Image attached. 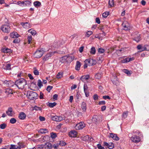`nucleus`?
I'll list each match as a JSON object with an SVG mask.
<instances>
[{"instance_id": "f257e3e1", "label": "nucleus", "mask_w": 149, "mask_h": 149, "mask_svg": "<svg viewBox=\"0 0 149 149\" xmlns=\"http://www.w3.org/2000/svg\"><path fill=\"white\" fill-rule=\"evenodd\" d=\"M15 84L19 89H23L27 85L26 81L24 78H21L16 80Z\"/></svg>"}, {"instance_id": "f03ea898", "label": "nucleus", "mask_w": 149, "mask_h": 149, "mask_svg": "<svg viewBox=\"0 0 149 149\" xmlns=\"http://www.w3.org/2000/svg\"><path fill=\"white\" fill-rule=\"evenodd\" d=\"M37 96V94L33 91H28L27 93V96L28 98L30 100L36 99Z\"/></svg>"}, {"instance_id": "7ed1b4c3", "label": "nucleus", "mask_w": 149, "mask_h": 149, "mask_svg": "<svg viewBox=\"0 0 149 149\" xmlns=\"http://www.w3.org/2000/svg\"><path fill=\"white\" fill-rule=\"evenodd\" d=\"M85 127V125L84 122H81L77 124L75 126V129L77 130L82 129Z\"/></svg>"}, {"instance_id": "20e7f679", "label": "nucleus", "mask_w": 149, "mask_h": 149, "mask_svg": "<svg viewBox=\"0 0 149 149\" xmlns=\"http://www.w3.org/2000/svg\"><path fill=\"white\" fill-rule=\"evenodd\" d=\"M122 26L123 29L125 30H129L130 28V25L129 23L127 21H124L123 23Z\"/></svg>"}, {"instance_id": "39448f33", "label": "nucleus", "mask_w": 149, "mask_h": 149, "mask_svg": "<svg viewBox=\"0 0 149 149\" xmlns=\"http://www.w3.org/2000/svg\"><path fill=\"white\" fill-rule=\"evenodd\" d=\"M1 29L4 32L8 33L10 30V27L8 25H3L1 27Z\"/></svg>"}, {"instance_id": "423d86ee", "label": "nucleus", "mask_w": 149, "mask_h": 149, "mask_svg": "<svg viewBox=\"0 0 149 149\" xmlns=\"http://www.w3.org/2000/svg\"><path fill=\"white\" fill-rule=\"evenodd\" d=\"M4 85L7 87H11L13 86L15 83L11 81H1Z\"/></svg>"}, {"instance_id": "0eeeda50", "label": "nucleus", "mask_w": 149, "mask_h": 149, "mask_svg": "<svg viewBox=\"0 0 149 149\" xmlns=\"http://www.w3.org/2000/svg\"><path fill=\"white\" fill-rule=\"evenodd\" d=\"M43 54V52L42 51L38 50L35 52L34 56L35 58H38L41 57Z\"/></svg>"}, {"instance_id": "6e6552de", "label": "nucleus", "mask_w": 149, "mask_h": 149, "mask_svg": "<svg viewBox=\"0 0 149 149\" xmlns=\"http://www.w3.org/2000/svg\"><path fill=\"white\" fill-rule=\"evenodd\" d=\"M51 119L53 120L54 121L60 122L63 120V118L60 116H52Z\"/></svg>"}, {"instance_id": "1a4fd4ad", "label": "nucleus", "mask_w": 149, "mask_h": 149, "mask_svg": "<svg viewBox=\"0 0 149 149\" xmlns=\"http://www.w3.org/2000/svg\"><path fill=\"white\" fill-rule=\"evenodd\" d=\"M131 140L133 142L136 143H138L141 140L139 136L134 135L132 136L131 139Z\"/></svg>"}, {"instance_id": "9d476101", "label": "nucleus", "mask_w": 149, "mask_h": 149, "mask_svg": "<svg viewBox=\"0 0 149 149\" xmlns=\"http://www.w3.org/2000/svg\"><path fill=\"white\" fill-rule=\"evenodd\" d=\"M88 88L87 85L86 84H84V90L86 97H88L89 95V93L88 90Z\"/></svg>"}, {"instance_id": "9b49d317", "label": "nucleus", "mask_w": 149, "mask_h": 149, "mask_svg": "<svg viewBox=\"0 0 149 149\" xmlns=\"http://www.w3.org/2000/svg\"><path fill=\"white\" fill-rule=\"evenodd\" d=\"M6 113L10 116H12L14 113L13 109L11 107L8 108V110L6 111Z\"/></svg>"}, {"instance_id": "f8f14e48", "label": "nucleus", "mask_w": 149, "mask_h": 149, "mask_svg": "<svg viewBox=\"0 0 149 149\" xmlns=\"http://www.w3.org/2000/svg\"><path fill=\"white\" fill-rule=\"evenodd\" d=\"M20 24L24 28L26 29H28L31 27V25L30 24L27 22H22Z\"/></svg>"}, {"instance_id": "ddd939ff", "label": "nucleus", "mask_w": 149, "mask_h": 149, "mask_svg": "<svg viewBox=\"0 0 149 149\" xmlns=\"http://www.w3.org/2000/svg\"><path fill=\"white\" fill-rule=\"evenodd\" d=\"M53 54V53L52 52L47 53L43 58V60L45 61L47 60L51 56L52 54Z\"/></svg>"}, {"instance_id": "4468645a", "label": "nucleus", "mask_w": 149, "mask_h": 149, "mask_svg": "<svg viewBox=\"0 0 149 149\" xmlns=\"http://www.w3.org/2000/svg\"><path fill=\"white\" fill-rule=\"evenodd\" d=\"M134 58L133 57L131 58H127L125 59L121 60V62L123 63H125L132 61L134 60Z\"/></svg>"}, {"instance_id": "2eb2a0df", "label": "nucleus", "mask_w": 149, "mask_h": 149, "mask_svg": "<svg viewBox=\"0 0 149 149\" xmlns=\"http://www.w3.org/2000/svg\"><path fill=\"white\" fill-rule=\"evenodd\" d=\"M77 134V132L76 131L72 130L69 132V135L70 137H74L76 136Z\"/></svg>"}, {"instance_id": "dca6fc26", "label": "nucleus", "mask_w": 149, "mask_h": 149, "mask_svg": "<svg viewBox=\"0 0 149 149\" xmlns=\"http://www.w3.org/2000/svg\"><path fill=\"white\" fill-rule=\"evenodd\" d=\"M109 137L112 138L113 140L117 141L119 140V138L118 137L117 135L113 133L110 134Z\"/></svg>"}, {"instance_id": "f3484780", "label": "nucleus", "mask_w": 149, "mask_h": 149, "mask_svg": "<svg viewBox=\"0 0 149 149\" xmlns=\"http://www.w3.org/2000/svg\"><path fill=\"white\" fill-rule=\"evenodd\" d=\"M10 36L11 38H18L20 35L17 32H14L10 33Z\"/></svg>"}, {"instance_id": "a211bd4d", "label": "nucleus", "mask_w": 149, "mask_h": 149, "mask_svg": "<svg viewBox=\"0 0 149 149\" xmlns=\"http://www.w3.org/2000/svg\"><path fill=\"white\" fill-rule=\"evenodd\" d=\"M90 77L89 75H84L82 76L80 78V80L83 82H85V81L88 79Z\"/></svg>"}, {"instance_id": "6ab92c4d", "label": "nucleus", "mask_w": 149, "mask_h": 149, "mask_svg": "<svg viewBox=\"0 0 149 149\" xmlns=\"http://www.w3.org/2000/svg\"><path fill=\"white\" fill-rule=\"evenodd\" d=\"M26 114L23 112H21L20 113L19 116V118L20 120H24L26 117Z\"/></svg>"}, {"instance_id": "aec40b11", "label": "nucleus", "mask_w": 149, "mask_h": 149, "mask_svg": "<svg viewBox=\"0 0 149 149\" xmlns=\"http://www.w3.org/2000/svg\"><path fill=\"white\" fill-rule=\"evenodd\" d=\"M11 65L9 64H3L2 66V68L6 70H10L11 69Z\"/></svg>"}, {"instance_id": "412c9836", "label": "nucleus", "mask_w": 149, "mask_h": 149, "mask_svg": "<svg viewBox=\"0 0 149 149\" xmlns=\"http://www.w3.org/2000/svg\"><path fill=\"white\" fill-rule=\"evenodd\" d=\"M81 106V108L83 112H86V103L85 102H83L82 103Z\"/></svg>"}, {"instance_id": "4be33fe9", "label": "nucleus", "mask_w": 149, "mask_h": 149, "mask_svg": "<svg viewBox=\"0 0 149 149\" xmlns=\"http://www.w3.org/2000/svg\"><path fill=\"white\" fill-rule=\"evenodd\" d=\"M67 56V62H70L72 61L74 59V56H70L69 55Z\"/></svg>"}, {"instance_id": "5701e85b", "label": "nucleus", "mask_w": 149, "mask_h": 149, "mask_svg": "<svg viewBox=\"0 0 149 149\" xmlns=\"http://www.w3.org/2000/svg\"><path fill=\"white\" fill-rule=\"evenodd\" d=\"M45 147L48 149H51L52 147V146L50 143H47L45 145Z\"/></svg>"}, {"instance_id": "b1692460", "label": "nucleus", "mask_w": 149, "mask_h": 149, "mask_svg": "<svg viewBox=\"0 0 149 149\" xmlns=\"http://www.w3.org/2000/svg\"><path fill=\"white\" fill-rule=\"evenodd\" d=\"M148 50H149V46L146 45L143 46H142V49L141 50V52Z\"/></svg>"}, {"instance_id": "393cba45", "label": "nucleus", "mask_w": 149, "mask_h": 149, "mask_svg": "<svg viewBox=\"0 0 149 149\" xmlns=\"http://www.w3.org/2000/svg\"><path fill=\"white\" fill-rule=\"evenodd\" d=\"M81 66L80 63L79 61H77L76 62L75 67V69L77 70H80Z\"/></svg>"}, {"instance_id": "a878e982", "label": "nucleus", "mask_w": 149, "mask_h": 149, "mask_svg": "<svg viewBox=\"0 0 149 149\" xmlns=\"http://www.w3.org/2000/svg\"><path fill=\"white\" fill-rule=\"evenodd\" d=\"M33 5L36 8H38L41 6V3L39 1H36L34 2Z\"/></svg>"}, {"instance_id": "bb28decb", "label": "nucleus", "mask_w": 149, "mask_h": 149, "mask_svg": "<svg viewBox=\"0 0 149 149\" xmlns=\"http://www.w3.org/2000/svg\"><path fill=\"white\" fill-rule=\"evenodd\" d=\"M67 56H65L62 57L60 60V61L62 63L65 62H67Z\"/></svg>"}, {"instance_id": "cd10ccee", "label": "nucleus", "mask_w": 149, "mask_h": 149, "mask_svg": "<svg viewBox=\"0 0 149 149\" xmlns=\"http://www.w3.org/2000/svg\"><path fill=\"white\" fill-rule=\"evenodd\" d=\"M3 52L4 53H10L12 52V50L8 48H5L2 50Z\"/></svg>"}, {"instance_id": "c85d7f7f", "label": "nucleus", "mask_w": 149, "mask_h": 149, "mask_svg": "<svg viewBox=\"0 0 149 149\" xmlns=\"http://www.w3.org/2000/svg\"><path fill=\"white\" fill-rule=\"evenodd\" d=\"M85 63H87L89 66H92V64L91 61V59H86L84 61Z\"/></svg>"}, {"instance_id": "c756f323", "label": "nucleus", "mask_w": 149, "mask_h": 149, "mask_svg": "<svg viewBox=\"0 0 149 149\" xmlns=\"http://www.w3.org/2000/svg\"><path fill=\"white\" fill-rule=\"evenodd\" d=\"M28 32L29 33H31L33 36H34L36 33V31L33 29H31L28 30Z\"/></svg>"}, {"instance_id": "7c9ffc66", "label": "nucleus", "mask_w": 149, "mask_h": 149, "mask_svg": "<svg viewBox=\"0 0 149 149\" xmlns=\"http://www.w3.org/2000/svg\"><path fill=\"white\" fill-rule=\"evenodd\" d=\"M39 132L41 134L45 133L48 132V130L46 129H41L39 130Z\"/></svg>"}, {"instance_id": "2f4dec72", "label": "nucleus", "mask_w": 149, "mask_h": 149, "mask_svg": "<svg viewBox=\"0 0 149 149\" xmlns=\"http://www.w3.org/2000/svg\"><path fill=\"white\" fill-rule=\"evenodd\" d=\"M90 53L92 54H95L96 53V50L94 47H92L91 48Z\"/></svg>"}, {"instance_id": "473e14b6", "label": "nucleus", "mask_w": 149, "mask_h": 149, "mask_svg": "<svg viewBox=\"0 0 149 149\" xmlns=\"http://www.w3.org/2000/svg\"><path fill=\"white\" fill-rule=\"evenodd\" d=\"M33 69V72L34 74L36 75H38L39 74V73L38 70L36 68L34 67Z\"/></svg>"}, {"instance_id": "72a5a7b5", "label": "nucleus", "mask_w": 149, "mask_h": 149, "mask_svg": "<svg viewBox=\"0 0 149 149\" xmlns=\"http://www.w3.org/2000/svg\"><path fill=\"white\" fill-rule=\"evenodd\" d=\"M63 76V74L62 72H59L57 74L56 78L57 79H60Z\"/></svg>"}, {"instance_id": "f704fd0d", "label": "nucleus", "mask_w": 149, "mask_h": 149, "mask_svg": "<svg viewBox=\"0 0 149 149\" xmlns=\"http://www.w3.org/2000/svg\"><path fill=\"white\" fill-rule=\"evenodd\" d=\"M109 4L111 7H113L114 6V1L113 0H109Z\"/></svg>"}, {"instance_id": "c9c22d12", "label": "nucleus", "mask_w": 149, "mask_h": 149, "mask_svg": "<svg viewBox=\"0 0 149 149\" xmlns=\"http://www.w3.org/2000/svg\"><path fill=\"white\" fill-rule=\"evenodd\" d=\"M24 6H29L30 5L31 2L29 1H24Z\"/></svg>"}, {"instance_id": "e433bc0d", "label": "nucleus", "mask_w": 149, "mask_h": 149, "mask_svg": "<svg viewBox=\"0 0 149 149\" xmlns=\"http://www.w3.org/2000/svg\"><path fill=\"white\" fill-rule=\"evenodd\" d=\"M56 102H54L52 103H49L48 104V106L52 108L56 106Z\"/></svg>"}, {"instance_id": "4c0bfd02", "label": "nucleus", "mask_w": 149, "mask_h": 149, "mask_svg": "<svg viewBox=\"0 0 149 149\" xmlns=\"http://www.w3.org/2000/svg\"><path fill=\"white\" fill-rule=\"evenodd\" d=\"M18 146H17L18 148H24L25 147V146L22 143L20 142H19L17 143Z\"/></svg>"}, {"instance_id": "58836bf2", "label": "nucleus", "mask_w": 149, "mask_h": 149, "mask_svg": "<svg viewBox=\"0 0 149 149\" xmlns=\"http://www.w3.org/2000/svg\"><path fill=\"white\" fill-rule=\"evenodd\" d=\"M50 136L51 137L52 139H54L57 136L56 134L53 132L51 133Z\"/></svg>"}, {"instance_id": "ea45409f", "label": "nucleus", "mask_w": 149, "mask_h": 149, "mask_svg": "<svg viewBox=\"0 0 149 149\" xmlns=\"http://www.w3.org/2000/svg\"><path fill=\"white\" fill-rule=\"evenodd\" d=\"M82 138L83 140L84 141H88L89 138V136L86 135V136H84V137H82Z\"/></svg>"}, {"instance_id": "a19ab883", "label": "nucleus", "mask_w": 149, "mask_h": 149, "mask_svg": "<svg viewBox=\"0 0 149 149\" xmlns=\"http://www.w3.org/2000/svg\"><path fill=\"white\" fill-rule=\"evenodd\" d=\"M93 32L91 31H88L86 33V36L87 37H89L90 36L93 34Z\"/></svg>"}, {"instance_id": "79ce46f5", "label": "nucleus", "mask_w": 149, "mask_h": 149, "mask_svg": "<svg viewBox=\"0 0 149 149\" xmlns=\"http://www.w3.org/2000/svg\"><path fill=\"white\" fill-rule=\"evenodd\" d=\"M10 146V149H17L18 148L17 146L15 145L11 144Z\"/></svg>"}, {"instance_id": "37998d69", "label": "nucleus", "mask_w": 149, "mask_h": 149, "mask_svg": "<svg viewBox=\"0 0 149 149\" xmlns=\"http://www.w3.org/2000/svg\"><path fill=\"white\" fill-rule=\"evenodd\" d=\"M6 124L5 123H3L1 124L0 125V127L2 129H4L6 128Z\"/></svg>"}, {"instance_id": "c03bdc74", "label": "nucleus", "mask_w": 149, "mask_h": 149, "mask_svg": "<svg viewBox=\"0 0 149 149\" xmlns=\"http://www.w3.org/2000/svg\"><path fill=\"white\" fill-rule=\"evenodd\" d=\"M109 145L108 146V148L109 149H112L114 148V145L113 143H109Z\"/></svg>"}, {"instance_id": "a18cd8bd", "label": "nucleus", "mask_w": 149, "mask_h": 149, "mask_svg": "<svg viewBox=\"0 0 149 149\" xmlns=\"http://www.w3.org/2000/svg\"><path fill=\"white\" fill-rule=\"evenodd\" d=\"M16 122V120L15 118H11L10 120V122L11 124H14Z\"/></svg>"}, {"instance_id": "49530a36", "label": "nucleus", "mask_w": 149, "mask_h": 149, "mask_svg": "<svg viewBox=\"0 0 149 149\" xmlns=\"http://www.w3.org/2000/svg\"><path fill=\"white\" fill-rule=\"evenodd\" d=\"M134 40L137 42H139L140 40V37L139 34L138 35L137 37H135Z\"/></svg>"}, {"instance_id": "de8ad7c7", "label": "nucleus", "mask_w": 149, "mask_h": 149, "mask_svg": "<svg viewBox=\"0 0 149 149\" xmlns=\"http://www.w3.org/2000/svg\"><path fill=\"white\" fill-rule=\"evenodd\" d=\"M38 85L40 88L42 86V82L40 79H39L38 81Z\"/></svg>"}, {"instance_id": "09e8293b", "label": "nucleus", "mask_w": 149, "mask_h": 149, "mask_svg": "<svg viewBox=\"0 0 149 149\" xmlns=\"http://www.w3.org/2000/svg\"><path fill=\"white\" fill-rule=\"evenodd\" d=\"M59 146H63L66 145V143L63 141H60L58 143Z\"/></svg>"}, {"instance_id": "8fccbe9b", "label": "nucleus", "mask_w": 149, "mask_h": 149, "mask_svg": "<svg viewBox=\"0 0 149 149\" xmlns=\"http://www.w3.org/2000/svg\"><path fill=\"white\" fill-rule=\"evenodd\" d=\"M128 113V111H126L124 112L122 115L123 117L124 118H126L127 116Z\"/></svg>"}, {"instance_id": "3c124183", "label": "nucleus", "mask_w": 149, "mask_h": 149, "mask_svg": "<svg viewBox=\"0 0 149 149\" xmlns=\"http://www.w3.org/2000/svg\"><path fill=\"white\" fill-rule=\"evenodd\" d=\"M27 39L29 42V44H30L31 43V41L32 40V36H28Z\"/></svg>"}, {"instance_id": "603ef678", "label": "nucleus", "mask_w": 149, "mask_h": 149, "mask_svg": "<svg viewBox=\"0 0 149 149\" xmlns=\"http://www.w3.org/2000/svg\"><path fill=\"white\" fill-rule=\"evenodd\" d=\"M12 91L11 90L9 89H7L5 91V93H8V94H12L13 93H12Z\"/></svg>"}, {"instance_id": "864d4df0", "label": "nucleus", "mask_w": 149, "mask_h": 149, "mask_svg": "<svg viewBox=\"0 0 149 149\" xmlns=\"http://www.w3.org/2000/svg\"><path fill=\"white\" fill-rule=\"evenodd\" d=\"M53 87L51 86H48L46 90L48 92H50V91L52 88Z\"/></svg>"}, {"instance_id": "5fc2aeb1", "label": "nucleus", "mask_w": 149, "mask_h": 149, "mask_svg": "<svg viewBox=\"0 0 149 149\" xmlns=\"http://www.w3.org/2000/svg\"><path fill=\"white\" fill-rule=\"evenodd\" d=\"M20 41V40L19 38H16L13 41V42L15 43H19Z\"/></svg>"}, {"instance_id": "6e6d98bb", "label": "nucleus", "mask_w": 149, "mask_h": 149, "mask_svg": "<svg viewBox=\"0 0 149 149\" xmlns=\"http://www.w3.org/2000/svg\"><path fill=\"white\" fill-rule=\"evenodd\" d=\"M108 13L107 12H104L102 14V16L106 18L108 15Z\"/></svg>"}, {"instance_id": "4d7b16f0", "label": "nucleus", "mask_w": 149, "mask_h": 149, "mask_svg": "<svg viewBox=\"0 0 149 149\" xmlns=\"http://www.w3.org/2000/svg\"><path fill=\"white\" fill-rule=\"evenodd\" d=\"M104 50L102 48H100L98 49V52L101 54L104 53Z\"/></svg>"}, {"instance_id": "13d9d810", "label": "nucleus", "mask_w": 149, "mask_h": 149, "mask_svg": "<svg viewBox=\"0 0 149 149\" xmlns=\"http://www.w3.org/2000/svg\"><path fill=\"white\" fill-rule=\"evenodd\" d=\"M97 147L99 149H104V148L102 146L101 144H98L97 145Z\"/></svg>"}, {"instance_id": "bf43d9fd", "label": "nucleus", "mask_w": 149, "mask_h": 149, "mask_svg": "<svg viewBox=\"0 0 149 149\" xmlns=\"http://www.w3.org/2000/svg\"><path fill=\"white\" fill-rule=\"evenodd\" d=\"M59 146V144L58 143L55 144L53 146L54 149H57Z\"/></svg>"}, {"instance_id": "052dcab7", "label": "nucleus", "mask_w": 149, "mask_h": 149, "mask_svg": "<svg viewBox=\"0 0 149 149\" xmlns=\"http://www.w3.org/2000/svg\"><path fill=\"white\" fill-rule=\"evenodd\" d=\"M33 109L36 110H41V109L40 107H38L37 106H35L33 108Z\"/></svg>"}, {"instance_id": "680f3d73", "label": "nucleus", "mask_w": 149, "mask_h": 149, "mask_svg": "<svg viewBox=\"0 0 149 149\" xmlns=\"http://www.w3.org/2000/svg\"><path fill=\"white\" fill-rule=\"evenodd\" d=\"M98 104L100 105H104L105 104V102L104 101H102L99 102Z\"/></svg>"}, {"instance_id": "e2e57ef3", "label": "nucleus", "mask_w": 149, "mask_h": 149, "mask_svg": "<svg viewBox=\"0 0 149 149\" xmlns=\"http://www.w3.org/2000/svg\"><path fill=\"white\" fill-rule=\"evenodd\" d=\"M104 99H108L109 100L110 99V97H109V96L108 95H105L104 96L102 97Z\"/></svg>"}, {"instance_id": "0e129e2a", "label": "nucleus", "mask_w": 149, "mask_h": 149, "mask_svg": "<svg viewBox=\"0 0 149 149\" xmlns=\"http://www.w3.org/2000/svg\"><path fill=\"white\" fill-rule=\"evenodd\" d=\"M91 61L92 65H95L96 63V61L95 60L91 59Z\"/></svg>"}, {"instance_id": "69168bd1", "label": "nucleus", "mask_w": 149, "mask_h": 149, "mask_svg": "<svg viewBox=\"0 0 149 149\" xmlns=\"http://www.w3.org/2000/svg\"><path fill=\"white\" fill-rule=\"evenodd\" d=\"M39 119L41 121H44L45 120V118L41 116H40L39 117Z\"/></svg>"}, {"instance_id": "338daca9", "label": "nucleus", "mask_w": 149, "mask_h": 149, "mask_svg": "<svg viewBox=\"0 0 149 149\" xmlns=\"http://www.w3.org/2000/svg\"><path fill=\"white\" fill-rule=\"evenodd\" d=\"M96 22L98 24H100V21L99 18L97 17L96 18Z\"/></svg>"}, {"instance_id": "774afa93", "label": "nucleus", "mask_w": 149, "mask_h": 149, "mask_svg": "<svg viewBox=\"0 0 149 149\" xmlns=\"http://www.w3.org/2000/svg\"><path fill=\"white\" fill-rule=\"evenodd\" d=\"M28 76L30 79H33V77L31 74H29Z\"/></svg>"}]
</instances>
